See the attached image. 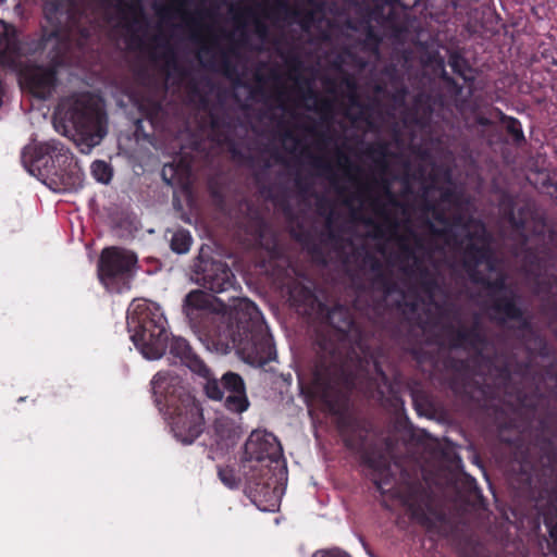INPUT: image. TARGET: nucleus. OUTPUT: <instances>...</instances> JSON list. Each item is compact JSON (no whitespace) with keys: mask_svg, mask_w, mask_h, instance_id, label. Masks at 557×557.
<instances>
[{"mask_svg":"<svg viewBox=\"0 0 557 557\" xmlns=\"http://www.w3.org/2000/svg\"><path fill=\"white\" fill-rule=\"evenodd\" d=\"M282 457L283 449L277 437L265 430H255L244 445L242 467L246 469L247 463L251 461L278 462Z\"/></svg>","mask_w":557,"mask_h":557,"instance_id":"14","label":"nucleus"},{"mask_svg":"<svg viewBox=\"0 0 557 557\" xmlns=\"http://www.w3.org/2000/svg\"><path fill=\"white\" fill-rule=\"evenodd\" d=\"M127 330L137 350L148 360H159L166 352V319L158 304L134 300L126 315Z\"/></svg>","mask_w":557,"mask_h":557,"instance_id":"5","label":"nucleus"},{"mask_svg":"<svg viewBox=\"0 0 557 557\" xmlns=\"http://www.w3.org/2000/svg\"><path fill=\"white\" fill-rule=\"evenodd\" d=\"M41 10L49 29L58 30V35H60L64 25L72 17L73 0H44Z\"/></svg>","mask_w":557,"mask_h":557,"instance_id":"22","label":"nucleus"},{"mask_svg":"<svg viewBox=\"0 0 557 557\" xmlns=\"http://www.w3.org/2000/svg\"><path fill=\"white\" fill-rule=\"evenodd\" d=\"M498 120L505 125L507 134L511 137L512 144L516 147H521L527 144V139L522 129L521 122L515 117L505 114L500 109H495Z\"/></svg>","mask_w":557,"mask_h":557,"instance_id":"30","label":"nucleus"},{"mask_svg":"<svg viewBox=\"0 0 557 557\" xmlns=\"http://www.w3.org/2000/svg\"><path fill=\"white\" fill-rule=\"evenodd\" d=\"M449 387L454 394L461 396L470 401H479L480 398L475 397L479 394L481 398L485 399L491 394V387L487 384H481L469 375H455L449 381Z\"/></svg>","mask_w":557,"mask_h":557,"instance_id":"24","label":"nucleus"},{"mask_svg":"<svg viewBox=\"0 0 557 557\" xmlns=\"http://www.w3.org/2000/svg\"><path fill=\"white\" fill-rule=\"evenodd\" d=\"M230 152L232 154V157L234 159H243V160H248L250 159V156L246 154L245 152H243L239 148H237L236 146H231L230 148Z\"/></svg>","mask_w":557,"mask_h":557,"instance_id":"54","label":"nucleus"},{"mask_svg":"<svg viewBox=\"0 0 557 557\" xmlns=\"http://www.w3.org/2000/svg\"><path fill=\"white\" fill-rule=\"evenodd\" d=\"M370 285L374 292L381 293L384 299L400 293L397 282L385 270L373 274L370 278Z\"/></svg>","mask_w":557,"mask_h":557,"instance_id":"29","label":"nucleus"},{"mask_svg":"<svg viewBox=\"0 0 557 557\" xmlns=\"http://www.w3.org/2000/svg\"><path fill=\"white\" fill-rule=\"evenodd\" d=\"M205 395L214 401H223L224 408L233 413H243L250 406L246 383L243 376L233 371H226L216 379L209 369V375L202 377Z\"/></svg>","mask_w":557,"mask_h":557,"instance_id":"9","label":"nucleus"},{"mask_svg":"<svg viewBox=\"0 0 557 557\" xmlns=\"http://www.w3.org/2000/svg\"><path fill=\"white\" fill-rule=\"evenodd\" d=\"M55 170L50 174L45 185L54 193H72L83 187L84 172L76 161L73 153L60 156Z\"/></svg>","mask_w":557,"mask_h":557,"instance_id":"15","label":"nucleus"},{"mask_svg":"<svg viewBox=\"0 0 557 557\" xmlns=\"http://www.w3.org/2000/svg\"><path fill=\"white\" fill-rule=\"evenodd\" d=\"M70 151L60 140L37 141L26 145L21 152V162L25 170L41 183H46L55 165L61 159L60 156Z\"/></svg>","mask_w":557,"mask_h":557,"instance_id":"10","label":"nucleus"},{"mask_svg":"<svg viewBox=\"0 0 557 557\" xmlns=\"http://www.w3.org/2000/svg\"><path fill=\"white\" fill-rule=\"evenodd\" d=\"M137 262V256L133 251L114 246L107 247L98 260V277L106 286L117 281H131L135 276Z\"/></svg>","mask_w":557,"mask_h":557,"instance_id":"12","label":"nucleus"},{"mask_svg":"<svg viewBox=\"0 0 557 557\" xmlns=\"http://www.w3.org/2000/svg\"><path fill=\"white\" fill-rule=\"evenodd\" d=\"M285 138H293V134L290 132L285 133Z\"/></svg>","mask_w":557,"mask_h":557,"instance_id":"64","label":"nucleus"},{"mask_svg":"<svg viewBox=\"0 0 557 557\" xmlns=\"http://www.w3.org/2000/svg\"><path fill=\"white\" fill-rule=\"evenodd\" d=\"M213 343L222 354L235 350L247 364L262 368L276 358L273 337L258 306L247 297L235 299L233 320L222 322Z\"/></svg>","mask_w":557,"mask_h":557,"instance_id":"3","label":"nucleus"},{"mask_svg":"<svg viewBox=\"0 0 557 557\" xmlns=\"http://www.w3.org/2000/svg\"><path fill=\"white\" fill-rule=\"evenodd\" d=\"M425 209L430 211L433 219L441 224V226H436L432 220H425V227L432 236L443 239L446 244H461L462 242L459 240V237L465 236L469 238V243L466 247L473 243L472 235L468 226L463 223V218L460 214L450 215L446 213L438 203L432 201L425 202Z\"/></svg>","mask_w":557,"mask_h":557,"instance_id":"13","label":"nucleus"},{"mask_svg":"<svg viewBox=\"0 0 557 557\" xmlns=\"http://www.w3.org/2000/svg\"><path fill=\"white\" fill-rule=\"evenodd\" d=\"M445 331L451 348L469 349L481 355L488 345V338L478 314L473 318L470 326L447 324Z\"/></svg>","mask_w":557,"mask_h":557,"instance_id":"16","label":"nucleus"},{"mask_svg":"<svg viewBox=\"0 0 557 557\" xmlns=\"http://www.w3.org/2000/svg\"><path fill=\"white\" fill-rule=\"evenodd\" d=\"M388 145L384 140L366 144L362 156L372 162L374 170L384 173L387 169Z\"/></svg>","mask_w":557,"mask_h":557,"instance_id":"28","label":"nucleus"},{"mask_svg":"<svg viewBox=\"0 0 557 557\" xmlns=\"http://www.w3.org/2000/svg\"><path fill=\"white\" fill-rule=\"evenodd\" d=\"M25 82L35 98L48 100L59 85L58 70L47 64L30 65L25 71Z\"/></svg>","mask_w":557,"mask_h":557,"instance_id":"19","label":"nucleus"},{"mask_svg":"<svg viewBox=\"0 0 557 557\" xmlns=\"http://www.w3.org/2000/svg\"><path fill=\"white\" fill-rule=\"evenodd\" d=\"M233 52H234L233 48L221 51L220 64L226 74L235 72V70H236L235 65L231 62V60L228 58V53H233Z\"/></svg>","mask_w":557,"mask_h":557,"instance_id":"45","label":"nucleus"},{"mask_svg":"<svg viewBox=\"0 0 557 557\" xmlns=\"http://www.w3.org/2000/svg\"><path fill=\"white\" fill-rule=\"evenodd\" d=\"M165 354H168V358L172 364L186 367L191 373L199 377H207L209 375V367L184 337H169Z\"/></svg>","mask_w":557,"mask_h":557,"instance_id":"18","label":"nucleus"},{"mask_svg":"<svg viewBox=\"0 0 557 557\" xmlns=\"http://www.w3.org/2000/svg\"><path fill=\"white\" fill-rule=\"evenodd\" d=\"M315 352L311 386L313 394L337 414V428L345 446L359 454L360 463L372 471L371 481L376 490L386 494L394 482L391 463L380 449L368 444V431L362 423L348 412H339L342 398L339 388L343 380V355L338 344L326 335H319L313 344Z\"/></svg>","mask_w":557,"mask_h":557,"instance_id":"1","label":"nucleus"},{"mask_svg":"<svg viewBox=\"0 0 557 557\" xmlns=\"http://www.w3.org/2000/svg\"><path fill=\"white\" fill-rule=\"evenodd\" d=\"M319 110L323 113L332 112L333 102L331 100H323L319 107Z\"/></svg>","mask_w":557,"mask_h":557,"instance_id":"56","label":"nucleus"},{"mask_svg":"<svg viewBox=\"0 0 557 557\" xmlns=\"http://www.w3.org/2000/svg\"><path fill=\"white\" fill-rule=\"evenodd\" d=\"M318 208H319V212L321 215H325L324 212L322 211V208H323V201H319L318 203Z\"/></svg>","mask_w":557,"mask_h":557,"instance_id":"62","label":"nucleus"},{"mask_svg":"<svg viewBox=\"0 0 557 557\" xmlns=\"http://www.w3.org/2000/svg\"><path fill=\"white\" fill-rule=\"evenodd\" d=\"M290 297L299 304H308L315 300L313 290L305 285L296 284L289 290Z\"/></svg>","mask_w":557,"mask_h":557,"instance_id":"39","label":"nucleus"},{"mask_svg":"<svg viewBox=\"0 0 557 557\" xmlns=\"http://www.w3.org/2000/svg\"><path fill=\"white\" fill-rule=\"evenodd\" d=\"M455 197V190L450 187L440 189V199L443 202H449Z\"/></svg>","mask_w":557,"mask_h":557,"instance_id":"51","label":"nucleus"},{"mask_svg":"<svg viewBox=\"0 0 557 557\" xmlns=\"http://www.w3.org/2000/svg\"><path fill=\"white\" fill-rule=\"evenodd\" d=\"M256 79H257L258 83H264L265 82L264 77L259 75V74L256 75Z\"/></svg>","mask_w":557,"mask_h":557,"instance_id":"63","label":"nucleus"},{"mask_svg":"<svg viewBox=\"0 0 557 557\" xmlns=\"http://www.w3.org/2000/svg\"><path fill=\"white\" fill-rule=\"evenodd\" d=\"M63 119L75 129V143L82 153H90L108 134V115L102 100L90 92L72 97Z\"/></svg>","mask_w":557,"mask_h":557,"instance_id":"6","label":"nucleus"},{"mask_svg":"<svg viewBox=\"0 0 557 557\" xmlns=\"http://www.w3.org/2000/svg\"><path fill=\"white\" fill-rule=\"evenodd\" d=\"M240 297L231 296L226 302L202 289H194L189 292L183 301V312L185 313L191 329L196 332L205 333L210 337L212 344L218 338L222 322H231L233 320V308L235 299Z\"/></svg>","mask_w":557,"mask_h":557,"instance_id":"7","label":"nucleus"},{"mask_svg":"<svg viewBox=\"0 0 557 557\" xmlns=\"http://www.w3.org/2000/svg\"><path fill=\"white\" fill-rule=\"evenodd\" d=\"M143 28L141 22L134 17L127 25L126 29L129 32V36L127 38V45L129 48H140L144 44L143 38L137 35V33Z\"/></svg>","mask_w":557,"mask_h":557,"instance_id":"40","label":"nucleus"},{"mask_svg":"<svg viewBox=\"0 0 557 557\" xmlns=\"http://www.w3.org/2000/svg\"><path fill=\"white\" fill-rule=\"evenodd\" d=\"M448 64L456 75L462 77L465 81H470V78L466 76V72L471 70L469 62L460 52H450L448 57Z\"/></svg>","mask_w":557,"mask_h":557,"instance_id":"36","label":"nucleus"},{"mask_svg":"<svg viewBox=\"0 0 557 557\" xmlns=\"http://www.w3.org/2000/svg\"><path fill=\"white\" fill-rule=\"evenodd\" d=\"M476 123H478L479 125H481V126H485V127H487V126H491V125H492V121H491L488 117L483 116V115H479V116H476Z\"/></svg>","mask_w":557,"mask_h":557,"instance_id":"58","label":"nucleus"},{"mask_svg":"<svg viewBox=\"0 0 557 557\" xmlns=\"http://www.w3.org/2000/svg\"><path fill=\"white\" fill-rule=\"evenodd\" d=\"M338 216V213L333 209H330L327 214L325 215V226L329 231V236L331 238H336L335 221Z\"/></svg>","mask_w":557,"mask_h":557,"instance_id":"44","label":"nucleus"},{"mask_svg":"<svg viewBox=\"0 0 557 557\" xmlns=\"http://www.w3.org/2000/svg\"><path fill=\"white\" fill-rule=\"evenodd\" d=\"M329 324L344 337L357 339L360 337V327L356 323L351 311L343 305H336L327 311Z\"/></svg>","mask_w":557,"mask_h":557,"instance_id":"23","label":"nucleus"},{"mask_svg":"<svg viewBox=\"0 0 557 557\" xmlns=\"http://www.w3.org/2000/svg\"><path fill=\"white\" fill-rule=\"evenodd\" d=\"M193 237L189 231L181 228L177 230L171 238L170 247L171 250L177 255L187 253L190 249Z\"/></svg>","mask_w":557,"mask_h":557,"instance_id":"34","label":"nucleus"},{"mask_svg":"<svg viewBox=\"0 0 557 557\" xmlns=\"http://www.w3.org/2000/svg\"><path fill=\"white\" fill-rule=\"evenodd\" d=\"M323 87L326 92L336 95L339 92V88L345 87L347 91V99L351 107L361 108L362 103L360 102L359 96H358V85L357 82L349 76H345L342 78L341 83L338 84L336 79L326 77L323 81Z\"/></svg>","mask_w":557,"mask_h":557,"instance_id":"26","label":"nucleus"},{"mask_svg":"<svg viewBox=\"0 0 557 557\" xmlns=\"http://www.w3.org/2000/svg\"><path fill=\"white\" fill-rule=\"evenodd\" d=\"M372 13L375 16V18L383 16V7L380 4H376Z\"/></svg>","mask_w":557,"mask_h":557,"instance_id":"59","label":"nucleus"},{"mask_svg":"<svg viewBox=\"0 0 557 557\" xmlns=\"http://www.w3.org/2000/svg\"><path fill=\"white\" fill-rule=\"evenodd\" d=\"M196 283L211 294L236 292V277L227 262L215 259L201 249L194 264Z\"/></svg>","mask_w":557,"mask_h":557,"instance_id":"11","label":"nucleus"},{"mask_svg":"<svg viewBox=\"0 0 557 557\" xmlns=\"http://www.w3.org/2000/svg\"><path fill=\"white\" fill-rule=\"evenodd\" d=\"M531 11H532V14L537 20H545V18H548L550 7L546 5L544 3L534 4V5H532Z\"/></svg>","mask_w":557,"mask_h":557,"instance_id":"47","label":"nucleus"},{"mask_svg":"<svg viewBox=\"0 0 557 557\" xmlns=\"http://www.w3.org/2000/svg\"><path fill=\"white\" fill-rule=\"evenodd\" d=\"M502 211L523 244L530 239L536 242L535 247L524 250L522 268L528 276L536 280L539 294H549L557 284V224L549 223L544 213L529 203L516 208L512 198L503 200Z\"/></svg>","mask_w":557,"mask_h":557,"instance_id":"2","label":"nucleus"},{"mask_svg":"<svg viewBox=\"0 0 557 557\" xmlns=\"http://www.w3.org/2000/svg\"><path fill=\"white\" fill-rule=\"evenodd\" d=\"M245 494L256 507L264 512H274L278 508L276 488L262 480L247 479Z\"/></svg>","mask_w":557,"mask_h":557,"instance_id":"20","label":"nucleus"},{"mask_svg":"<svg viewBox=\"0 0 557 557\" xmlns=\"http://www.w3.org/2000/svg\"><path fill=\"white\" fill-rule=\"evenodd\" d=\"M218 476L220 481L230 490H237L240 485V479L236 475L235 469L230 466H218Z\"/></svg>","mask_w":557,"mask_h":557,"instance_id":"37","label":"nucleus"},{"mask_svg":"<svg viewBox=\"0 0 557 557\" xmlns=\"http://www.w3.org/2000/svg\"><path fill=\"white\" fill-rule=\"evenodd\" d=\"M383 189H384V194L387 198V201L391 206L393 207H400L401 203L398 201L397 197L395 196V194L389 188V185L386 183L384 184L383 186Z\"/></svg>","mask_w":557,"mask_h":557,"instance_id":"49","label":"nucleus"},{"mask_svg":"<svg viewBox=\"0 0 557 557\" xmlns=\"http://www.w3.org/2000/svg\"><path fill=\"white\" fill-rule=\"evenodd\" d=\"M385 446H386V448H387V449H391V448H392L393 443H392V440H391V438H388V437H387V438H385Z\"/></svg>","mask_w":557,"mask_h":557,"instance_id":"61","label":"nucleus"},{"mask_svg":"<svg viewBox=\"0 0 557 557\" xmlns=\"http://www.w3.org/2000/svg\"><path fill=\"white\" fill-rule=\"evenodd\" d=\"M429 508V503H420V502H411L408 505V509L410 511L411 518L419 522L422 525H430L432 523L426 509Z\"/></svg>","mask_w":557,"mask_h":557,"instance_id":"38","label":"nucleus"},{"mask_svg":"<svg viewBox=\"0 0 557 557\" xmlns=\"http://www.w3.org/2000/svg\"><path fill=\"white\" fill-rule=\"evenodd\" d=\"M150 392L177 442L191 445L201 436L206 429L203 409L181 375L170 370L158 371L150 381Z\"/></svg>","mask_w":557,"mask_h":557,"instance_id":"4","label":"nucleus"},{"mask_svg":"<svg viewBox=\"0 0 557 557\" xmlns=\"http://www.w3.org/2000/svg\"><path fill=\"white\" fill-rule=\"evenodd\" d=\"M298 91L300 94L301 99H304V100H317L318 99L317 92L310 86L307 88V90L299 89Z\"/></svg>","mask_w":557,"mask_h":557,"instance_id":"53","label":"nucleus"},{"mask_svg":"<svg viewBox=\"0 0 557 557\" xmlns=\"http://www.w3.org/2000/svg\"><path fill=\"white\" fill-rule=\"evenodd\" d=\"M377 213L382 218V222L374 225V237L385 238L387 235H394L399 227L398 220L393 216L385 208H380Z\"/></svg>","mask_w":557,"mask_h":557,"instance_id":"32","label":"nucleus"},{"mask_svg":"<svg viewBox=\"0 0 557 557\" xmlns=\"http://www.w3.org/2000/svg\"><path fill=\"white\" fill-rule=\"evenodd\" d=\"M313 557H351V556L349 554H347L346 552H343L339 549H330V550L321 552L319 556H318V554H315Z\"/></svg>","mask_w":557,"mask_h":557,"instance_id":"50","label":"nucleus"},{"mask_svg":"<svg viewBox=\"0 0 557 557\" xmlns=\"http://www.w3.org/2000/svg\"><path fill=\"white\" fill-rule=\"evenodd\" d=\"M52 47L49 49L47 53L48 64L54 69H59L65 64V57L67 53V42L63 39L62 33H60L58 38L52 39Z\"/></svg>","mask_w":557,"mask_h":557,"instance_id":"33","label":"nucleus"},{"mask_svg":"<svg viewBox=\"0 0 557 557\" xmlns=\"http://www.w3.org/2000/svg\"><path fill=\"white\" fill-rule=\"evenodd\" d=\"M295 186L300 193L307 194L311 189L312 184L308 180L297 176L295 178Z\"/></svg>","mask_w":557,"mask_h":557,"instance_id":"48","label":"nucleus"},{"mask_svg":"<svg viewBox=\"0 0 557 557\" xmlns=\"http://www.w3.org/2000/svg\"><path fill=\"white\" fill-rule=\"evenodd\" d=\"M213 433L218 445L233 446L238 438L237 426L226 417L215 418L213 421Z\"/></svg>","mask_w":557,"mask_h":557,"instance_id":"27","label":"nucleus"},{"mask_svg":"<svg viewBox=\"0 0 557 557\" xmlns=\"http://www.w3.org/2000/svg\"><path fill=\"white\" fill-rule=\"evenodd\" d=\"M22 55L23 49L20 39L8 32L0 33V65L16 69Z\"/></svg>","mask_w":557,"mask_h":557,"instance_id":"25","label":"nucleus"},{"mask_svg":"<svg viewBox=\"0 0 557 557\" xmlns=\"http://www.w3.org/2000/svg\"><path fill=\"white\" fill-rule=\"evenodd\" d=\"M92 177L101 184L108 185L113 177V169L103 160H95L90 166Z\"/></svg>","mask_w":557,"mask_h":557,"instance_id":"35","label":"nucleus"},{"mask_svg":"<svg viewBox=\"0 0 557 557\" xmlns=\"http://www.w3.org/2000/svg\"><path fill=\"white\" fill-rule=\"evenodd\" d=\"M308 2L312 7L311 9L292 10L285 0H273L264 14L272 21H277L284 15V17L296 22L304 30H308L322 20L325 7L322 1L308 0Z\"/></svg>","mask_w":557,"mask_h":557,"instance_id":"17","label":"nucleus"},{"mask_svg":"<svg viewBox=\"0 0 557 557\" xmlns=\"http://www.w3.org/2000/svg\"><path fill=\"white\" fill-rule=\"evenodd\" d=\"M381 42L380 36L374 32V29L369 25L366 33V45L369 46L373 50H377Z\"/></svg>","mask_w":557,"mask_h":557,"instance_id":"46","label":"nucleus"},{"mask_svg":"<svg viewBox=\"0 0 557 557\" xmlns=\"http://www.w3.org/2000/svg\"><path fill=\"white\" fill-rule=\"evenodd\" d=\"M234 20L236 23H239L236 27V34L234 37V42L238 47H245L249 42V30L247 25L251 23L253 25V32L260 39L267 38L269 34V27L264 21H262L255 9L252 8H244L235 13Z\"/></svg>","mask_w":557,"mask_h":557,"instance_id":"21","label":"nucleus"},{"mask_svg":"<svg viewBox=\"0 0 557 557\" xmlns=\"http://www.w3.org/2000/svg\"><path fill=\"white\" fill-rule=\"evenodd\" d=\"M285 60L286 63H298V58L296 55H289L287 54L286 57L282 55Z\"/></svg>","mask_w":557,"mask_h":557,"instance_id":"60","label":"nucleus"},{"mask_svg":"<svg viewBox=\"0 0 557 557\" xmlns=\"http://www.w3.org/2000/svg\"><path fill=\"white\" fill-rule=\"evenodd\" d=\"M164 51L161 58L165 61L166 65L178 74H184L183 69L178 64L174 50L166 44H163Z\"/></svg>","mask_w":557,"mask_h":557,"instance_id":"41","label":"nucleus"},{"mask_svg":"<svg viewBox=\"0 0 557 557\" xmlns=\"http://www.w3.org/2000/svg\"><path fill=\"white\" fill-rule=\"evenodd\" d=\"M58 37V30H50L47 25H41L39 36L26 42L27 53L34 55L44 52L48 44L51 42L53 38Z\"/></svg>","mask_w":557,"mask_h":557,"instance_id":"31","label":"nucleus"},{"mask_svg":"<svg viewBox=\"0 0 557 557\" xmlns=\"http://www.w3.org/2000/svg\"><path fill=\"white\" fill-rule=\"evenodd\" d=\"M308 163L320 171L322 174H331L333 172V168L329 161L323 159L322 157L314 156L312 153L307 154Z\"/></svg>","mask_w":557,"mask_h":557,"instance_id":"42","label":"nucleus"},{"mask_svg":"<svg viewBox=\"0 0 557 557\" xmlns=\"http://www.w3.org/2000/svg\"><path fill=\"white\" fill-rule=\"evenodd\" d=\"M339 157H341V159H343L345 161V163L348 164V169L349 170H352V171H355L357 173H361L362 172V169L359 165L352 163L346 154L341 153Z\"/></svg>","mask_w":557,"mask_h":557,"instance_id":"55","label":"nucleus"},{"mask_svg":"<svg viewBox=\"0 0 557 557\" xmlns=\"http://www.w3.org/2000/svg\"><path fill=\"white\" fill-rule=\"evenodd\" d=\"M442 78H443V79H444L448 85H453V86H455V87H458V89H461V87H460V86H458V84L456 83V81H455L451 76H449V75L447 74V72H446V71H443V73H442Z\"/></svg>","mask_w":557,"mask_h":557,"instance_id":"57","label":"nucleus"},{"mask_svg":"<svg viewBox=\"0 0 557 557\" xmlns=\"http://www.w3.org/2000/svg\"><path fill=\"white\" fill-rule=\"evenodd\" d=\"M373 369L375 374L384 382L386 383L388 381V377L385 373V371L382 368L381 362L377 359H373Z\"/></svg>","mask_w":557,"mask_h":557,"instance_id":"52","label":"nucleus"},{"mask_svg":"<svg viewBox=\"0 0 557 557\" xmlns=\"http://www.w3.org/2000/svg\"><path fill=\"white\" fill-rule=\"evenodd\" d=\"M362 262L363 265L369 269L372 275L384 271L382 261L371 252H366Z\"/></svg>","mask_w":557,"mask_h":557,"instance_id":"43","label":"nucleus"},{"mask_svg":"<svg viewBox=\"0 0 557 557\" xmlns=\"http://www.w3.org/2000/svg\"><path fill=\"white\" fill-rule=\"evenodd\" d=\"M412 243L405 238L398 242V260L403 272L420 286L430 300H433L441 289L437 274L426 267V261L433 258L435 245L431 239L411 232Z\"/></svg>","mask_w":557,"mask_h":557,"instance_id":"8","label":"nucleus"}]
</instances>
